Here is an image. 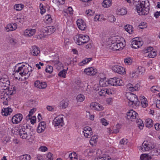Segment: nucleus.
<instances>
[{
    "instance_id": "40",
    "label": "nucleus",
    "mask_w": 160,
    "mask_h": 160,
    "mask_svg": "<svg viewBox=\"0 0 160 160\" xmlns=\"http://www.w3.org/2000/svg\"><path fill=\"white\" fill-rule=\"evenodd\" d=\"M92 59V58H86L83 60L82 62L79 63V65L80 66H83L84 64L88 63Z\"/></svg>"
},
{
    "instance_id": "18",
    "label": "nucleus",
    "mask_w": 160,
    "mask_h": 160,
    "mask_svg": "<svg viewBox=\"0 0 160 160\" xmlns=\"http://www.w3.org/2000/svg\"><path fill=\"white\" fill-rule=\"evenodd\" d=\"M46 122H41L38 124L37 128V131L38 133H41L43 132L46 128Z\"/></svg>"
},
{
    "instance_id": "22",
    "label": "nucleus",
    "mask_w": 160,
    "mask_h": 160,
    "mask_svg": "<svg viewBox=\"0 0 160 160\" xmlns=\"http://www.w3.org/2000/svg\"><path fill=\"white\" fill-rule=\"evenodd\" d=\"M17 28V24L14 23L12 24H8L6 27V30L7 32L12 31L15 30Z\"/></svg>"
},
{
    "instance_id": "6",
    "label": "nucleus",
    "mask_w": 160,
    "mask_h": 160,
    "mask_svg": "<svg viewBox=\"0 0 160 160\" xmlns=\"http://www.w3.org/2000/svg\"><path fill=\"white\" fill-rule=\"evenodd\" d=\"M19 134L22 138L27 139L30 141L33 140L35 137L34 135L30 134L29 135L28 134L26 131V129L24 127H22L19 129Z\"/></svg>"
},
{
    "instance_id": "21",
    "label": "nucleus",
    "mask_w": 160,
    "mask_h": 160,
    "mask_svg": "<svg viewBox=\"0 0 160 160\" xmlns=\"http://www.w3.org/2000/svg\"><path fill=\"white\" fill-rule=\"evenodd\" d=\"M36 32L35 29H27L24 32V35L26 36L31 37L34 35Z\"/></svg>"
},
{
    "instance_id": "59",
    "label": "nucleus",
    "mask_w": 160,
    "mask_h": 160,
    "mask_svg": "<svg viewBox=\"0 0 160 160\" xmlns=\"http://www.w3.org/2000/svg\"><path fill=\"white\" fill-rule=\"evenodd\" d=\"M128 142V140L127 139L123 138L121 140L120 143L121 144H126Z\"/></svg>"
},
{
    "instance_id": "57",
    "label": "nucleus",
    "mask_w": 160,
    "mask_h": 160,
    "mask_svg": "<svg viewBox=\"0 0 160 160\" xmlns=\"http://www.w3.org/2000/svg\"><path fill=\"white\" fill-rule=\"evenodd\" d=\"M158 88L156 86H153L151 88V91L153 92H155L156 91H157L158 92H159V90L157 89Z\"/></svg>"
},
{
    "instance_id": "17",
    "label": "nucleus",
    "mask_w": 160,
    "mask_h": 160,
    "mask_svg": "<svg viewBox=\"0 0 160 160\" xmlns=\"http://www.w3.org/2000/svg\"><path fill=\"white\" fill-rule=\"evenodd\" d=\"M77 24L79 28L81 30H84L86 27L85 23L81 19H79L77 20Z\"/></svg>"
},
{
    "instance_id": "30",
    "label": "nucleus",
    "mask_w": 160,
    "mask_h": 160,
    "mask_svg": "<svg viewBox=\"0 0 160 160\" xmlns=\"http://www.w3.org/2000/svg\"><path fill=\"white\" fill-rule=\"evenodd\" d=\"M68 105V101H62L60 102V107L62 108H66Z\"/></svg>"
},
{
    "instance_id": "60",
    "label": "nucleus",
    "mask_w": 160,
    "mask_h": 160,
    "mask_svg": "<svg viewBox=\"0 0 160 160\" xmlns=\"http://www.w3.org/2000/svg\"><path fill=\"white\" fill-rule=\"evenodd\" d=\"M39 150L42 152H45L48 150V148L45 146H41L39 148Z\"/></svg>"
},
{
    "instance_id": "53",
    "label": "nucleus",
    "mask_w": 160,
    "mask_h": 160,
    "mask_svg": "<svg viewBox=\"0 0 160 160\" xmlns=\"http://www.w3.org/2000/svg\"><path fill=\"white\" fill-rule=\"evenodd\" d=\"M145 68L141 66H139L138 68V72L141 74H142V73H143L145 71Z\"/></svg>"
},
{
    "instance_id": "9",
    "label": "nucleus",
    "mask_w": 160,
    "mask_h": 160,
    "mask_svg": "<svg viewBox=\"0 0 160 160\" xmlns=\"http://www.w3.org/2000/svg\"><path fill=\"white\" fill-rule=\"evenodd\" d=\"M142 41H140L137 38L133 39L132 42V47L134 48H138L141 47L143 45Z\"/></svg>"
},
{
    "instance_id": "1",
    "label": "nucleus",
    "mask_w": 160,
    "mask_h": 160,
    "mask_svg": "<svg viewBox=\"0 0 160 160\" xmlns=\"http://www.w3.org/2000/svg\"><path fill=\"white\" fill-rule=\"evenodd\" d=\"M150 3L148 0H139L136 4V9L140 15L147 14L150 9Z\"/></svg>"
},
{
    "instance_id": "62",
    "label": "nucleus",
    "mask_w": 160,
    "mask_h": 160,
    "mask_svg": "<svg viewBox=\"0 0 160 160\" xmlns=\"http://www.w3.org/2000/svg\"><path fill=\"white\" fill-rule=\"evenodd\" d=\"M154 127L156 130H160V124L158 123L155 124L154 125Z\"/></svg>"
},
{
    "instance_id": "49",
    "label": "nucleus",
    "mask_w": 160,
    "mask_h": 160,
    "mask_svg": "<svg viewBox=\"0 0 160 160\" xmlns=\"http://www.w3.org/2000/svg\"><path fill=\"white\" fill-rule=\"evenodd\" d=\"M94 12L91 9H89L86 11V13L88 16H92L94 15Z\"/></svg>"
},
{
    "instance_id": "50",
    "label": "nucleus",
    "mask_w": 160,
    "mask_h": 160,
    "mask_svg": "<svg viewBox=\"0 0 160 160\" xmlns=\"http://www.w3.org/2000/svg\"><path fill=\"white\" fill-rule=\"evenodd\" d=\"M45 19L47 21V23H50L52 22V19L50 15H47L45 16Z\"/></svg>"
},
{
    "instance_id": "14",
    "label": "nucleus",
    "mask_w": 160,
    "mask_h": 160,
    "mask_svg": "<svg viewBox=\"0 0 160 160\" xmlns=\"http://www.w3.org/2000/svg\"><path fill=\"white\" fill-rule=\"evenodd\" d=\"M22 115L21 114H16L12 117V122L14 124L18 123L22 120Z\"/></svg>"
},
{
    "instance_id": "64",
    "label": "nucleus",
    "mask_w": 160,
    "mask_h": 160,
    "mask_svg": "<svg viewBox=\"0 0 160 160\" xmlns=\"http://www.w3.org/2000/svg\"><path fill=\"white\" fill-rule=\"evenodd\" d=\"M101 122L102 124L105 126H106L108 125V122H107L106 120L104 118L102 119H101Z\"/></svg>"
},
{
    "instance_id": "41",
    "label": "nucleus",
    "mask_w": 160,
    "mask_h": 160,
    "mask_svg": "<svg viewBox=\"0 0 160 160\" xmlns=\"http://www.w3.org/2000/svg\"><path fill=\"white\" fill-rule=\"evenodd\" d=\"M24 5L22 4H18L14 6V8L17 11H20L22 9Z\"/></svg>"
},
{
    "instance_id": "55",
    "label": "nucleus",
    "mask_w": 160,
    "mask_h": 160,
    "mask_svg": "<svg viewBox=\"0 0 160 160\" xmlns=\"http://www.w3.org/2000/svg\"><path fill=\"white\" fill-rule=\"evenodd\" d=\"M108 20L111 22H114L116 20V19L112 15H111L108 17Z\"/></svg>"
},
{
    "instance_id": "2",
    "label": "nucleus",
    "mask_w": 160,
    "mask_h": 160,
    "mask_svg": "<svg viewBox=\"0 0 160 160\" xmlns=\"http://www.w3.org/2000/svg\"><path fill=\"white\" fill-rule=\"evenodd\" d=\"M112 44L111 49L113 50L117 51L122 49L125 46V43L123 38L117 36L111 38Z\"/></svg>"
},
{
    "instance_id": "8",
    "label": "nucleus",
    "mask_w": 160,
    "mask_h": 160,
    "mask_svg": "<svg viewBox=\"0 0 160 160\" xmlns=\"http://www.w3.org/2000/svg\"><path fill=\"white\" fill-rule=\"evenodd\" d=\"M112 69L114 72L120 74H124L126 73L125 68L120 66L115 65L113 66Z\"/></svg>"
},
{
    "instance_id": "63",
    "label": "nucleus",
    "mask_w": 160,
    "mask_h": 160,
    "mask_svg": "<svg viewBox=\"0 0 160 160\" xmlns=\"http://www.w3.org/2000/svg\"><path fill=\"white\" fill-rule=\"evenodd\" d=\"M40 83L41 82H40V81L39 80H37L34 82V86L35 87L39 88V85L40 84Z\"/></svg>"
},
{
    "instance_id": "54",
    "label": "nucleus",
    "mask_w": 160,
    "mask_h": 160,
    "mask_svg": "<svg viewBox=\"0 0 160 160\" xmlns=\"http://www.w3.org/2000/svg\"><path fill=\"white\" fill-rule=\"evenodd\" d=\"M52 154L50 152H48L47 155V160H53Z\"/></svg>"
},
{
    "instance_id": "27",
    "label": "nucleus",
    "mask_w": 160,
    "mask_h": 160,
    "mask_svg": "<svg viewBox=\"0 0 160 160\" xmlns=\"http://www.w3.org/2000/svg\"><path fill=\"white\" fill-rule=\"evenodd\" d=\"M112 0H104L102 3V6L105 8H108L112 5Z\"/></svg>"
},
{
    "instance_id": "4",
    "label": "nucleus",
    "mask_w": 160,
    "mask_h": 160,
    "mask_svg": "<svg viewBox=\"0 0 160 160\" xmlns=\"http://www.w3.org/2000/svg\"><path fill=\"white\" fill-rule=\"evenodd\" d=\"M15 71L16 72H19V74L22 76H24L28 77L32 70L31 67L29 68L28 67L25 66V65H23L18 67V69L16 70H15Z\"/></svg>"
},
{
    "instance_id": "31",
    "label": "nucleus",
    "mask_w": 160,
    "mask_h": 160,
    "mask_svg": "<svg viewBox=\"0 0 160 160\" xmlns=\"http://www.w3.org/2000/svg\"><path fill=\"white\" fill-rule=\"evenodd\" d=\"M30 156L27 154L21 155L19 157V160H30Z\"/></svg>"
},
{
    "instance_id": "35",
    "label": "nucleus",
    "mask_w": 160,
    "mask_h": 160,
    "mask_svg": "<svg viewBox=\"0 0 160 160\" xmlns=\"http://www.w3.org/2000/svg\"><path fill=\"white\" fill-rule=\"evenodd\" d=\"M85 98L84 95L82 94L78 95L76 97L77 101L78 102H82L84 100Z\"/></svg>"
},
{
    "instance_id": "51",
    "label": "nucleus",
    "mask_w": 160,
    "mask_h": 160,
    "mask_svg": "<svg viewBox=\"0 0 160 160\" xmlns=\"http://www.w3.org/2000/svg\"><path fill=\"white\" fill-rule=\"evenodd\" d=\"M47 85L45 82H41L40 84L39 85V88L44 89L47 87Z\"/></svg>"
},
{
    "instance_id": "16",
    "label": "nucleus",
    "mask_w": 160,
    "mask_h": 160,
    "mask_svg": "<svg viewBox=\"0 0 160 160\" xmlns=\"http://www.w3.org/2000/svg\"><path fill=\"white\" fill-rule=\"evenodd\" d=\"M83 132L85 137L87 138H90L92 133L91 128L89 127L84 128Z\"/></svg>"
},
{
    "instance_id": "11",
    "label": "nucleus",
    "mask_w": 160,
    "mask_h": 160,
    "mask_svg": "<svg viewBox=\"0 0 160 160\" xmlns=\"http://www.w3.org/2000/svg\"><path fill=\"white\" fill-rule=\"evenodd\" d=\"M138 113L132 110L129 111L127 113V118L130 119L132 121H133L134 119L137 118Z\"/></svg>"
},
{
    "instance_id": "58",
    "label": "nucleus",
    "mask_w": 160,
    "mask_h": 160,
    "mask_svg": "<svg viewBox=\"0 0 160 160\" xmlns=\"http://www.w3.org/2000/svg\"><path fill=\"white\" fill-rule=\"evenodd\" d=\"M153 50V48L151 47H148L146 49H145L144 52L145 53H147V52H148L149 53V52H151L152 51V50Z\"/></svg>"
},
{
    "instance_id": "32",
    "label": "nucleus",
    "mask_w": 160,
    "mask_h": 160,
    "mask_svg": "<svg viewBox=\"0 0 160 160\" xmlns=\"http://www.w3.org/2000/svg\"><path fill=\"white\" fill-rule=\"evenodd\" d=\"M141 98V100L142 107L143 108H145L148 104L147 103L146 99L144 96L142 97Z\"/></svg>"
},
{
    "instance_id": "56",
    "label": "nucleus",
    "mask_w": 160,
    "mask_h": 160,
    "mask_svg": "<svg viewBox=\"0 0 160 160\" xmlns=\"http://www.w3.org/2000/svg\"><path fill=\"white\" fill-rule=\"evenodd\" d=\"M147 27L145 23L144 22H142L139 25V27L140 28L143 29L146 28Z\"/></svg>"
},
{
    "instance_id": "7",
    "label": "nucleus",
    "mask_w": 160,
    "mask_h": 160,
    "mask_svg": "<svg viewBox=\"0 0 160 160\" xmlns=\"http://www.w3.org/2000/svg\"><path fill=\"white\" fill-rule=\"evenodd\" d=\"M108 83L109 84L113 86H121L123 85L122 80L116 78L110 79L108 80Z\"/></svg>"
},
{
    "instance_id": "46",
    "label": "nucleus",
    "mask_w": 160,
    "mask_h": 160,
    "mask_svg": "<svg viewBox=\"0 0 160 160\" xmlns=\"http://www.w3.org/2000/svg\"><path fill=\"white\" fill-rule=\"evenodd\" d=\"M70 158L72 160V159H76L77 158V155L75 152H73L69 154V155Z\"/></svg>"
},
{
    "instance_id": "3",
    "label": "nucleus",
    "mask_w": 160,
    "mask_h": 160,
    "mask_svg": "<svg viewBox=\"0 0 160 160\" xmlns=\"http://www.w3.org/2000/svg\"><path fill=\"white\" fill-rule=\"evenodd\" d=\"M127 97L129 100L128 104L129 106L132 107H137L140 104L139 101L138 100L137 97L135 94L131 92L127 93Z\"/></svg>"
},
{
    "instance_id": "13",
    "label": "nucleus",
    "mask_w": 160,
    "mask_h": 160,
    "mask_svg": "<svg viewBox=\"0 0 160 160\" xmlns=\"http://www.w3.org/2000/svg\"><path fill=\"white\" fill-rule=\"evenodd\" d=\"M53 124L55 126H58L60 125L62 126L63 125V118L59 117L55 118L53 122Z\"/></svg>"
},
{
    "instance_id": "39",
    "label": "nucleus",
    "mask_w": 160,
    "mask_h": 160,
    "mask_svg": "<svg viewBox=\"0 0 160 160\" xmlns=\"http://www.w3.org/2000/svg\"><path fill=\"white\" fill-rule=\"evenodd\" d=\"M68 69V68H67L66 70L63 69L62 70L60 71L58 74V75L62 78H65L67 73V71Z\"/></svg>"
},
{
    "instance_id": "26",
    "label": "nucleus",
    "mask_w": 160,
    "mask_h": 160,
    "mask_svg": "<svg viewBox=\"0 0 160 160\" xmlns=\"http://www.w3.org/2000/svg\"><path fill=\"white\" fill-rule=\"evenodd\" d=\"M12 111V109L11 108H4L2 109V114L3 115L7 116L9 115Z\"/></svg>"
},
{
    "instance_id": "12",
    "label": "nucleus",
    "mask_w": 160,
    "mask_h": 160,
    "mask_svg": "<svg viewBox=\"0 0 160 160\" xmlns=\"http://www.w3.org/2000/svg\"><path fill=\"white\" fill-rule=\"evenodd\" d=\"M154 145H151L148 143L147 142L144 141L142 146H140V149L143 151H147L149 150L153 149L154 148Z\"/></svg>"
},
{
    "instance_id": "15",
    "label": "nucleus",
    "mask_w": 160,
    "mask_h": 160,
    "mask_svg": "<svg viewBox=\"0 0 160 160\" xmlns=\"http://www.w3.org/2000/svg\"><path fill=\"white\" fill-rule=\"evenodd\" d=\"M90 107L92 109L98 111H101L104 108L102 105L96 102H92L90 104Z\"/></svg>"
},
{
    "instance_id": "47",
    "label": "nucleus",
    "mask_w": 160,
    "mask_h": 160,
    "mask_svg": "<svg viewBox=\"0 0 160 160\" xmlns=\"http://www.w3.org/2000/svg\"><path fill=\"white\" fill-rule=\"evenodd\" d=\"M116 128L114 129L113 132L112 133H117L119 132V129L120 128V125L119 124H117Z\"/></svg>"
},
{
    "instance_id": "42",
    "label": "nucleus",
    "mask_w": 160,
    "mask_h": 160,
    "mask_svg": "<svg viewBox=\"0 0 160 160\" xmlns=\"http://www.w3.org/2000/svg\"><path fill=\"white\" fill-rule=\"evenodd\" d=\"M137 123L138 125V127L140 129H142L144 126L142 120L140 119L137 120Z\"/></svg>"
},
{
    "instance_id": "19",
    "label": "nucleus",
    "mask_w": 160,
    "mask_h": 160,
    "mask_svg": "<svg viewBox=\"0 0 160 160\" xmlns=\"http://www.w3.org/2000/svg\"><path fill=\"white\" fill-rule=\"evenodd\" d=\"M84 72L87 75H93L96 73L97 70L92 67H89L85 69Z\"/></svg>"
},
{
    "instance_id": "36",
    "label": "nucleus",
    "mask_w": 160,
    "mask_h": 160,
    "mask_svg": "<svg viewBox=\"0 0 160 160\" xmlns=\"http://www.w3.org/2000/svg\"><path fill=\"white\" fill-rule=\"evenodd\" d=\"M98 137L97 135H94L91 137L90 140V143L91 145H92L97 142Z\"/></svg>"
},
{
    "instance_id": "34",
    "label": "nucleus",
    "mask_w": 160,
    "mask_h": 160,
    "mask_svg": "<svg viewBox=\"0 0 160 160\" xmlns=\"http://www.w3.org/2000/svg\"><path fill=\"white\" fill-rule=\"evenodd\" d=\"M140 158L141 160H151V157L148 154H142L140 156Z\"/></svg>"
},
{
    "instance_id": "61",
    "label": "nucleus",
    "mask_w": 160,
    "mask_h": 160,
    "mask_svg": "<svg viewBox=\"0 0 160 160\" xmlns=\"http://www.w3.org/2000/svg\"><path fill=\"white\" fill-rule=\"evenodd\" d=\"M100 15H96L94 18V20L95 21H102V18H100Z\"/></svg>"
},
{
    "instance_id": "43",
    "label": "nucleus",
    "mask_w": 160,
    "mask_h": 160,
    "mask_svg": "<svg viewBox=\"0 0 160 160\" xmlns=\"http://www.w3.org/2000/svg\"><path fill=\"white\" fill-rule=\"evenodd\" d=\"M124 62L126 65H129L131 64L132 60L131 58L129 57L125 58Z\"/></svg>"
},
{
    "instance_id": "52",
    "label": "nucleus",
    "mask_w": 160,
    "mask_h": 160,
    "mask_svg": "<svg viewBox=\"0 0 160 160\" xmlns=\"http://www.w3.org/2000/svg\"><path fill=\"white\" fill-rule=\"evenodd\" d=\"M139 87L140 85L139 84H136L134 87L133 86V87L132 88L131 91L133 92L135 91L138 90Z\"/></svg>"
},
{
    "instance_id": "44",
    "label": "nucleus",
    "mask_w": 160,
    "mask_h": 160,
    "mask_svg": "<svg viewBox=\"0 0 160 160\" xmlns=\"http://www.w3.org/2000/svg\"><path fill=\"white\" fill-rule=\"evenodd\" d=\"M53 70L52 67L51 66L48 65L45 69V71L47 72L51 73L52 72Z\"/></svg>"
},
{
    "instance_id": "38",
    "label": "nucleus",
    "mask_w": 160,
    "mask_h": 160,
    "mask_svg": "<svg viewBox=\"0 0 160 160\" xmlns=\"http://www.w3.org/2000/svg\"><path fill=\"white\" fill-rule=\"evenodd\" d=\"M157 52L155 51L151 52L148 53L147 56L150 58H153L157 55Z\"/></svg>"
},
{
    "instance_id": "5",
    "label": "nucleus",
    "mask_w": 160,
    "mask_h": 160,
    "mask_svg": "<svg viewBox=\"0 0 160 160\" xmlns=\"http://www.w3.org/2000/svg\"><path fill=\"white\" fill-rule=\"evenodd\" d=\"M74 39L77 44L81 45L88 42L89 38L88 35L79 34L75 36Z\"/></svg>"
},
{
    "instance_id": "10",
    "label": "nucleus",
    "mask_w": 160,
    "mask_h": 160,
    "mask_svg": "<svg viewBox=\"0 0 160 160\" xmlns=\"http://www.w3.org/2000/svg\"><path fill=\"white\" fill-rule=\"evenodd\" d=\"M55 30V28L53 26H48L43 28L42 29V32L45 35H50L53 33Z\"/></svg>"
},
{
    "instance_id": "24",
    "label": "nucleus",
    "mask_w": 160,
    "mask_h": 160,
    "mask_svg": "<svg viewBox=\"0 0 160 160\" xmlns=\"http://www.w3.org/2000/svg\"><path fill=\"white\" fill-rule=\"evenodd\" d=\"M10 84L9 81L5 82V83H0V90H5L7 91V89L9 87L8 86Z\"/></svg>"
},
{
    "instance_id": "33",
    "label": "nucleus",
    "mask_w": 160,
    "mask_h": 160,
    "mask_svg": "<svg viewBox=\"0 0 160 160\" xmlns=\"http://www.w3.org/2000/svg\"><path fill=\"white\" fill-rule=\"evenodd\" d=\"M125 29L129 34H131L132 32V27L130 25H127L125 26Z\"/></svg>"
},
{
    "instance_id": "29",
    "label": "nucleus",
    "mask_w": 160,
    "mask_h": 160,
    "mask_svg": "<svg viewBox=\"0 0 160 160\" xmlns=\"http://www.w3.org/2000/svg\"><path fill=\"white\" fill-rule=\"evenodd\" d=\"M62 12L64 16L67 15L68 13L71 15L73 14V10L72 7H69L67 9L63 11Z\"/></svg>"
},
{
    "instance_id": "28",
    "label": "nucleus",
    "mask_w": 160,
    "mask_h": 160,
    "mask_svg": "<svg viewBox=\"0 0 160 160\" xmlns=\"http://www.w3.org/2000/svg\"><path fill=\"white\" fill-rule=\"evenodd\" d=\"M153 121L151 119L148 118L146 120L145 125L147 128H150L153 126Z\"/></svg>"
},
{
    "instance_id": "48",
    "label": "nucleus",
    "mask_w": 160,
    "mask_h": 160,
    "mask_svg": "<svg viewBox=\"0 0 160 160\" xmlns=\"http://www.w3.org/2000/svg\"><path fill=\"white\" fill-rule=\"evenodd\" d=\"M9 42L11 45H14L17 43L18 41L17 40L15 39L11 38L9 39Z\"/></svg>"
},
{
    "instance_id": "20",
    "label": "nucleus",
    "mask_w": 160,
    "mask_h": 160,
    "mask_svg": "<svg viewBox=\"0 0 160 160\" xmlns=\"http://www.w3.org/2000/svg\"><path fill=\"white\" fill-rule=\"evenodd\" d=\"M32 48V50H31L30 53L33 56H37L40 52L38 48L36 46H33Z\"/></svg>"
},
{
    "instance_id": "45",
    "label": "nucleus",
    "mask_w": 160,
    "mask_h": 160,
    "mask_svg": "<svg viewBox=\"0 0 160 160\" xmlns=\"http://www.w3.org/2000/svg\"><path fill=\"white\" fill-rule=\"evenodd\" d=\"M9 96L6 92L3 94L1 95L0 96L1 99L3 101L4 100H7Z\"/></svg>"
},
{
    "instance_id": "23",
    "label": "nucleus",
    "mask_w": 160,
    "mask_h": 160,
    "mask_svg": "<svg viewBox=\"0 0 160 160\" xmlns=\"http://www.w3.org/2000/svg\"><path fill=\"white\" fill-rule=\"evenodd\" d=\"M6 92L8 96L15 94L16 93L15 87L12 86L11 87H8Z\"/></svg>"
},
{
    "instance_id": "25",
    "label": "nucleus",
    "mask_w": 160,
    "mask_h": 160,
    "mask_svg": "<svg viewBox=\"0 0 160 160\" xmlns=\"http://www.w3.org/2000/svg\"><path fill=\"white\" fill-rule=\"evenodd\" d=\"M98 93L100 96H105L107 94H109V90L108 89L102 88Z\"/></svg>"
},
{
    "instance_id": "37",
    "label": "nucleus",
    "mask_w": 160,
    "mask_h": 160,
    "mask_svg": "<svg viewBox=\"0 0 160 160\" xmlns=\"http://www.w3.org/2000/svg\"><path fill=\"white\" fill-rule=\"evenodd\" d=\"M118 14L121 15H123L127 13V10L125 8H121L118 9Z\"/></svg>"
}]
</instances>
